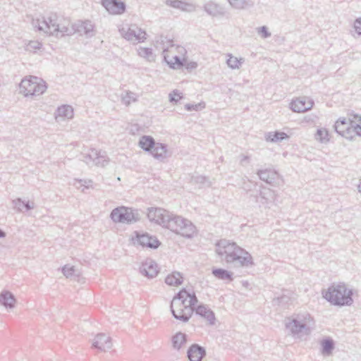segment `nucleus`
Returning <instances> with one entry per match:
<instances>
[{"label":"nucleus","mask_w":361,"mask_h":361,"mask_svg":"<svg viewBox=\"0 0 361 361\" xmlns=\"http://www.w3.org/2000/svg\"><path fill=\"white\" fill-rule=\"evenodd\" d=\"M147 217L171 231L186 238H191L196 232L194 224L188 219L176 216L161 208H148Z\"/></svg>","instance_id":"nucleus-1"},{"label":"nucleus","mask_w":361,"mask_h":361,"mask_svg":"<svg viewBox=\"0 0 361 361\" xmlns=\"http://www.w3.org/2000/svg\"><path fill=\"white\" fill-rule=\"evenodd\" d=\"M216 252L226 263L236 267H251L255 264L252 255L247 251L226 239L216 243Z\"/></svg>","instance_id":"nucleus-2"},{"label":"nucleus","mask_w":361,"mask_h":361,"mask_svg":"<svg viewBox=\"0 0 361 361\" xmlns=\"http://www.w3.org/2000/svg\"><path fill=\"white\" fill-rule=\"evenodd\" d=\"M313 324L312 317L306 312L294 314L285 320V326L289 334L297 338L310 334Z\"/></svg>","instance_id":"nucleus-3"},{"label":"nucleus","mask_w":361,"mask_h":361,"mask_svg":"<svg viewBox=\"0 0 361 361\" xmlns=\"http://www.w3.org/2000/svg\"><path fill=\"white\" fill-rule=\"evenodd\" d=\"M324 298L336 306H350L353 304V290L343 283H333L322 291Z\"/></svg>","instance_id":"nucleus-4"},{"label":"nucleus","mask_w":361,"mask_h":361,"mask_svg":"<svg viewBox=\"0 0 361 361\" xmlns=\"http://www.w3.org/2000/svg\"><path fill=\"white\" fill-rule=\"evenodd\" d=\"M47 88L45 82L36 76L23 78L19 85L20 93L25 97L41 95Z\"/></svg>","instance_id":"nucleus-5"},{"label":"nucleus","mask_w":361,"mask_h":361,"mask_svg":"<svg viewBox=\"0 0 361 361\" xmlns=\"http://www.w3.org/2000/svg\"><path fill=\"white\" fill-rule=\"evenodd\" d=\"M111 220L115 223L131 224L140 219L137 210L126 207H118L114 209L110 214Z\"/></svg>","instance_id":"nucleus-6"},{"label":"nucleus","mask_w":361,"mask_h":361,"mask_svg":"<svg viewBox=\"0 0 361 361\" xmlns=\"http://www.w3.org/2000/svg\"><path fill=\"white\" fill-rule=\"evenodd\" d=\"M121 35L128 41L135 42H143L146 39V32L137 25L133 24L128 27L119 30Z\"/></svg>","instance_id":"nucleus-7"},{"label":"nucleus","mask_w":361,"mask_h":361,"mask_svg":"<svg viewBox=\"0 0 361 361\" xmlns=\"http://www.w3.org/2000/svg\"><path fill=\"white\" fill-rule=\"evenodd\" d=\"M353 120L339 118L335 123V131L347 140H352V126Z\"/></svg>","instance_id":"nucleus-8"},{"label":"nucleus","mask_w":361,"mask_h":361,"mask_svg":"<svg viewBox=\"0 0 361 361\" xmlns=\"http://www.w3.org/2000/svg\"><path fill=\"white\" fill-rule=\"evenodd\" d=\"M83 161L88 165L104 166L108 160L105 152H98L95 149H91L87 154L83 155Z\"/></svg>","instance_id":"nucleus-9"},{"label":"nucleus","mask_w":361,"mask_h":361,"mask_svg":"<svg viewBox=\"0 0 361 361\" xmlns=\"http://www.w3.org/2000/svg\"><path fill=\"white\" fill-rule=\"evenodd\" d=\"M135 233V240L134 243H137L142 247L157 249L161 244L159 240L155 236L150 235L147 233H140L136 231Z\"/></svg>","instance_id":"nucleus-10"},{"label":"nucleus","mask_w":361,"mask_h":361,"mask_svg":"<svg viewBox=\"0 0 361 361\" xmlns=\"http://www.w3.org/2000/svg\"><path fill=\"white\" fill-rule=\"evenodd\" d=\"M102 6L113 15H121L125 13L126 5L120 0H102Z\"/></svg>","instance_id":"nucleus-11"},{"label":"nucleus","mask_w":361,"mask_h":361,"mask_svg":"<svg viewBox=\"0 0 361 361\" xmlns=\"http://www.w3.org/2000/svg\"><path fill=\"white\" fill-rule=\"evenodd\" d=\"M257 174L258 175L260 180L266 182L269 185L276 186L279 184L280 176L277 171L274 169H260L257 171Z\"/></svg>","instance_id":"nucleus-12"},{"label":"nucleus","mask_w":361,"mask_h":361,"mask_svg":"<svg viewBox=\"0 0 361 361\" xmlns=\"http://www.w3.org/2000/svg\"><path fill=\"white\" fill-rule=\"evenodd\" d=\"M92 346L100 351L105 352L112 347L111 338L105 334H97L92 341Z\"/></svg>","instance_id":"nucleus-13"},{"label":"nucleus","mask_w":361,"mask_h":361,"mask_svg":"<svg viewBox=\"0 0 361 361\" xmlns=\"http://www.w3.org/2000/svg\"><path fill=\"white\" fill-rule=\"evenodd\" d=\"M74 34L79 33L80 35H85L91 37L94 35V25L90 20H78L73 24Z\"/></svg>","instance_id":"nucleus-14"},{"label":"nucleus","mask_w":361,"mask_h":361,"mask_svg":"<svg viewBox=\"0 0 361 361\" xmlns=\"http://www.w3.org/2000/svg\"><path fill=\"white\" fill-rule=\"evenodd\" d=\"M56 28H54V35L57 37H61L63 36H70L74 34L73 24L70 25V22L65 19H58V24Z\"/></svg>","instance_id":"nucleus-15"},{"label":"nucleus","mask_w":361,"mask_h":361,"mask_svg":"<svg viewBox=\"0 0 361 361\" xmlns=\"http://www.w3.org/2000/svg\"><path fill=\"white\" fill-rule=\"evenodd\" d=\"M314 102L312 100L306 98L301 97L293 100L290 103V109L294 112H305L312 108Z\"/></svg>","instance_id":"nucleus-16"},{"label":"nucleus","mask_w":361,"mask_h":361,"mask_svg":"<svg viewBox=\"0 0 361 361\" xmlns=\"http://www.w3.org/2000/svg\"><path fill=\"white\" fill-rule=\"evenodd\" d=\"M203 9L212 17L221 18L226 14L225 8L222 5L212 1L206 3Z\"/></svg>","instance_id":"nucleus-17"},{"label":"nucleus","mask_w":361,"mask_h":361,"mask_svg":"<svg viewBox=\"0 0 361 361\" xmlns=\"http://www.w3.org/2000/svg\"><path fill=\"white\" fill-rule=\"evenodd\" d=\"M140 272L143 276L152 279L159 273L158 266L152 259H147L142 264L140 267Z\"/></svg>","instance_id":"nucleus-18"},{"label":"nucleus","mask_w":361,"mask_h":361,"mask_svg":"<svg viewBox=\"0 0 361 361\" xmlns=\"http://www.w3.org/2000/svg\"><path fill=\"white\" fill-rule=\"evenodd\" d=\"M206 355V350L198 344H192L187 351V356L190 361H202Z\"/></svg>","instance_id":"nucleus-19"},{"label":"nucleus","mask_w":361,"mask_h":361,"mask_svg":"<svg viewBox=\"0 0 361 361\" xmlns=\"http://www.w3.org/2000/svg\"><path fill=\"white\" fill-rule=\"evenodd\" d=\"M188 298V295L187 294V290L185 288H183L173 298L170 305L171 310L174 308H178V307H179L180 309H183L184 307H187Z\"/></svg>","instance_id":"nucleus-20"},{"label":"nucleus","mask_w":361,"mask_h":361,"mask_svg":"<svg viewBox=\"0 0 361 361\" xmlns=\"http://www.w3.org/2000/svg\"><path fill=\"white\" fill-rule=\"evenodd\" d=\"M171 152L168 149L166 144L157 142L151 155L156 159L164 161L166 158L171 156Z\"/></svg>","instance_id":"nucleus-21"},{"label":"nucleus","mask_w":361,"mask_h":361,"mask_svg":"<svg viewBox=\"0 0 361 361\" xmlns=\"http://www.w3.org/2000/svg\"><path fill=\"white\" fill-rule=\"evenodd\" d=\"M59 17L56 13L50 14L47 18H42V24L44 25V32L54 35V28H56Z\"/></svg>","instance_id":"nucleus-22"},{"label":"nucleus","mask_w":361,"mask_h":361,"mask_svg":"<svg viewBox=\"0 0 361 361\" xmlns=\"http://www.w3.org/2000/svg\"><path fill=\"white\" fill-rule=\"evenodd\" d=\"M194 312H195L197 314L205 319L210 325L214 324L216 320L215 314L207 305L203 304L198 305Z\"/></svg>","instance_id":"nucleus-23"},{"label":"nucleus","mask_w":361,"mask_h":361,"mask_svg":"<svg viewBox=\"0 0 361 361\" xmlns=\"http://www.w3.org/2000/svg\"><path fill=\"white\" fill-rule=\"evenodd\" d=\"M171 312L175 319L185 323L188 322L192 317L194 310L189 307H184L183 309H180L179 307H178V308H174L171 310Z\"/></svg>","instance_id":"nucleus-24"},{"label":"nucleus","mask_w":361,"mask_h":361,"mask_svg":"<svg viewBox=\"0 0 361 361\" xmlns=\"http://www.w3.org/2000/svg\"><path fill=\"white\" fill-rule=\"evenodd\" d=\"M16 299L14 295L8 290H3L0 293V305L8 310H12L15 307Z\"/></svg>","instance_id":"nucleus-25"},{"label":"nucleus","mask_w":361,"mask_h":361,"mask_svg":"<svg viewBox=\"0 0 361 361\" xmlns=\"http://www.w3.org/2000/svg\"><path fill=\"white\" fill-rule=\"evenodd\" d=\"M156 143L152 136L143 135L140 137L138 145L144 151L149 152L151 154Z\"/></svg>","instance_id":"nucleus-26"},{"label":"nucleus","mask_w":361,"mask_h":361,"mask_svg":"<svg viewBox=\"0 0 361 361\" xmlns=\"http://www.w3.org/2000/svg\"><path fill=\"white\" fill-rule=\"evenodd\" d=\"M275 192L268 188L262 187L259 191L260 202L263 204H268L275 200Z\"/></svg>","instance_id":"nucleus-27"},{"label":"nucleus","mask_w":361,"mask_h":361,"mask_svg":"<svg viewBox=\"0 0 361 361\" xmlns=\"http://www.w3.org/2000/svg\"><path fill=\"white\" fill-rule=\"evenodd\" d=\"M188 336L182 332H178L171 338L172 346L174 349L179 350L187 342Z\"/></svg>","instance_id":"nucleus-28"},{"label":"nucleus","mask_w":361,"mask_h":361,"mask_svg":"<svg viewBox=\"0 0 361 361\" xmlns=\"http://www.w3.org/2000/svg\"><path fill=\"white\" fill-rule=\"evenodd\" d=\"M14 208L18 212L29 211L34 208V202L24 201L21 198H17L13 201Z\"/></svg>","instance_id":"nucleus-29"},{"label":"nucleus","mask_w":361,"mask_h":361,"mask_svg":"<svg viewBox=\"0 0 361 361\" xmlns=\"http://www.w3.org/2000/svg\"><path fill=\"white\" fill-rule=\"evenodd\" d=\"M212 274L220 280H227L228 281L233 280V273L224 269L214 268L212 269Z\"/></svg>","instance_id":"nucleus-30"},{"label":"nucleus","mask_w":361,"mask_h":361,"mask_svg":"<svg viewBox=\"0 0 361 361\" xmlns=\"http://www.w3.org/2000/svg\"><path fill=\"white\" fill-rule=\"evenodd\" d=\"M322 353L324 355L329 356L331 355L335 348V344L332 338H326L321 342Z\"/></svg>","instance_id":"nucleus-31"},{"label":"nucleus","mask_w":361,"mask_h":361,"mask_svg":"<svg viewBox=\"0 0 361 361\" xmlns=\"http://www.w3.org/2000/svg\"><path fill=\"white\" fill-rule=\"evenodd\" d=\"M56 113V117L68 119L73 117V109L70 105H62L58 107Z\"/></svg>","instance_id":"nucleus-32"},{"label":"nucleus","mask_w":361,"mask_h":361,"mask_svg":"<svg viewBox=\"0 0 361 361\" xmlns=\"http://www.w3.org/2000/svg\"><path fill=\"white\" fill-rule=\"evenodd\" d=\"M165 282L169 286H176L182 283L183 276L180 272L173 271L171 274H169L166 276Z\"/></svg>","instance_id":"nucleus-33"},{"label":"nucleus","mask_w":361,"mask_h":361,"mask_svg":"<svg viewBox=\"0 0 361 361\" xmlns=\"http://www.w3.org/2000/svg\"><path fill=\"white\" fill-rule=\"evenodd\" d=\"M228 1L233 8L238 10L254 6V2L252 0H228Z\"/></svg>","instance_id":"nucleus-34"},{"label":"nucleus","mask_w":361,"mask_h":361,"mask_svg":"<svg viewBox=\"0 0 361 361\" xmlns=\"http://www.w3.org/2000/svg\"><path fill=\"white\" fill-rule=\"evenodd\" d=\"M165 4L167 6L173 7L174 8H178L181 11H188V7L192 6L191 4H189L186 2L183 1L182 0H166Z\"/></svg>","instance_id":"nucleus-35"},{"label":"nucleus","mask_w":361,"mask_h":361,"mask_svg":"<svg viewBox=\"0 0 361 361\" xmlns=\"http://www.w3.org/2000/svg\"><path fill=\"white\" fill-rule=\"evenodd\" d=\"M288 138V135L284 132L275 131L273 133H269L267 137V140L276 142L282 141Z\"/></svg>","instance_id":"nucleus-36"},{"label":"nucleus","mask_w":361,"mask_h":361,"mask_svg":"<svg viewBox=\"0 0 361 361\" xmlns=\"http://www.w3.org/2000/svg\"><path fill=\"white\" fill-rule=\"evenodd\" d=\"M354 118L352 126V140L355 136L361 137V116L355 115Z\"/></svg>","instance_id":"nucleus-37"},{"label":"nucleus","mask_w":361,"mask_h":361,"mask_svg":"<svg viewBox=\"0 0 361 361\" xmlns=\"http://www.w3.org/2000/svg\"><path fill=\"white\" fill-rule=\"evenodd\" d=\"M228 59L226 61L228 66L232 69H238L240 65L243 63V59H238L233 56L231 54H228Z\"/></svg>","instance_id":"nucleus-38"},{"label":"nucleus","mask_w":361,"mask_h":361,"mask_svg":"<svg viewBox=\"0 0 361 361\" xmlns=\"http://www.w3.org/2000/svg\"><path fill=\"white\" fill-rule=\"evenodd\" d=\"M138 54L141 57L146 59L147 61H151L154 60V55L151 48L140 47L138 49Z\"/></svg>","instance_id":"nucleus-39"},{"label":"nucleus","mask_w":361,"mask_h":361,"mask_svg":"<svg viewBox=\"0 0 361 361\" xmlns=\"http://www.w3.org/2000/svg\"><path fill=\"white\" fill-rule=\"evenodd\" d=\"M187 294L188 295V298L187 299V307H189L195 310V309L196 308L195 305L198 302L197 298L194 292L191 293L187 290Z\"/></svg>","instance_id":"nucleus-40"},{"label":"nucleus","mask_w":361,"mask_h":361,"mask_svg":"<svg viewBox=\"0 0 361 361\" xmlns=\"http://www.w3.org/2000/svg\"><path fill=\"white\" fill-rule=\"evenodd\" d=\"M157 43L160 42L163 44L161 49H163V52H166L169 47H173V41L171 39H168L166 37L160 36L159 39L157 41Z\"/></svg>","instance_id":"nucleus-41"},{"label":"nucleus","mask_w":361,"mask_h":361,"mask_svg":"<svg viewBox=\"0 0 361 361\" xmlns=\"http://www.w3.org/2000/svg\"><path fill=\"white\" fill-rule=\"evenodd\" d=\"M92 181L91 180H75V183L74 185L78 188H80L83 187L82 189V191L84 192L85 189H88L90 187H92Z\"/></svg>","instance_id":"nucleus-42"},{"label":"nucleus","mask_w":361,"mask_h":361,"mask_svg":"<svg viewBox=\"0 0 361 361\" xmlns=\"http://www.w3.org/2000/svg\"><path fill=\"white\" fill-rule=\"evenodd\" d=\"M62 272L66 278L76 275V270L73 266L65 265L62 268Z\"/></svg>","instance_id":"nucleus-43"},{"label":"nucleus","mask_w":361,"mask_h":361,"mask_svg":"<svg viewBox=\"0 0 361 361\" xmlns=\"http://www.w3.org/2000/svg\"><path fill=\"white\" fill-rule=\"evenodd\" d=\"M204 107H205L204 102H200V103L195 104H187L185 106V109L189 111H197L202 110Z\"/></svg>","instance_id":"nucleus-44"},{"label":"nucleus","mask_w":361,"mask_h":361,"mask_svg":"<svg viewBox=\"0 0 361 361\" xmlns=\"http://www.w3.org/2000/svg\"><path fill=\"white\" fill-rule=\"evenodd\" d=\"M182 98V93L179 92L178 90H173L171 93L169 94V101L171 102H174L176 104Z\"/></svg>","instance_id":"nucleus-45"},{"label":"nucleus","mask_w":361,"mask_h":361,"mask_svg":"<svg viewBox=\"0 0 361 361\" xmlns=\"http://www.w3.org/2000/svg\"><path fill=\"white\" fill-rule=\"evenodd\" d=\"M164 57L165 61H166V62L170 65V67H171V68H176V66H177L178 67H181V66H183V61H182V60H181V59H180L179 56H175L173 57V59H174V61H175V62H174V63H170V62L167 61V60H166V56H165V55L164 56Z\"/></svg>","instance_id":"nucleus-46"},{"label":"nucleus","mask_w":361,"mask_h":361,"mask_svg":"<svg viewBox=\"0 0 361 361\" xmlns=\"http://www.w3.org/2000/svg\"><path fill=\"white\" fill-rule=\"evenodd\" d=\"M192 182L194 183L200 184V185H204L207 183V178L202 176H196L192 177Z\"/></svg>","instance_id":"nucleus-47"},{"label":"nucleus","mask_w":361,"mask_h":361,"mask_svg":"<svg viewBox=\"0 0 361 361\" xmlns=\"http://www.w3.org/2000/svg\"><path fill=\"white\" fill-rule=\"evenodd\" d=\"M258 33L261 35L263 38H267L271 36V33L269 32L266 26H262L258 29Z\"/></svg>","instance_id":"nucleus-48"},{"label":"nucleus","mask_w":361,"mask_h":361,"mask_svg":"<svg viewBox=\"0 0 361 361\" xmlns=\"http://www.w3.org/2000/svg\"><path fill=\"white\" fill-rule=\"evenodd\" d=\"M327 135L328 131L326 129H318L317 131V136L319 137L321 141L325 140Z\"/></svg>","instance_id":"nucleus-49"},{"label":"nucleus","mask_w":361,"mask_h":361,"mask_svg":"<svg viewBox=\"0 0 361 361\" xmlns=\"http://www.w3.org/2000/svg\"><path fill=\"white\" fill-rule=\"evenodd\" d=\"M354 29L358 35L361 36V18H357L354 22Z\"/></svg>","instance_id":"nucleus-50"},{"label":"nucleus","mask_w":361,"mask_h":361,"mask_svg":"<svg viewBox=\"0 0 361 361\" xmlns=\"http://www.w3.org/2000/svg\"><path fill=\"white\" fill-rule=\"evenodd\" d=\"M32 25L34 27H37L38 30L44 32V25L42 24V20L39 19H33Z\"/></svg>","instance_id":"nucleus-51"},{"label":"nucleus","mask_w":361,"mask_h":361,"mask_svg":"<svg viewBox=\"0 0 361 361\" xmlns=\"http://www.w3.org/2000/svg\"><path fill=\"white\" fill-rule=\"evenodd\" d=\"M30 47L34 49H39L42 44L37 41L30 42L29 44Z\"/></svg>","instance_id":"nucleus-52"},{"label":"nucleus","mask_w":361,"mask_h":361,"mask_svg":"<svg viewBox=\"0 0 361 361\" xmlns=\"http://www.w3.org/2000/svg\"><path fill=\"white\" fill-rule=\"evenodd\" d=\"M131 94L133 93H127V94L123 97V101L126 104H129L130 99H132Z\"/></svg>","instance_id":"nucleus-53"},{"label":"nucleus","mask_w":361,"mask_h":361,"mask_svg":"<svg viewBox=\"0 0 361 361\" xmlns=\"http://www.w3.org/2000/svg\"><path fill=\"white\" fill-rule=\"evenodd\" d=\"M197 67V64L196 62H190L186 66L187 69H195Z\"/></svg>","instance_id":"nucleus-54"},{"label":"nucleus","mask_w":361,"mask_h":361,"mask_svg":"<svg viewBox=\"0 0 361 361\" xmlns=\"http://www.w3.org/2000/svg\"><path fill=\"white\" fill-rule=\"evenodd\" d=\"M288 300V298H286V296H281V297L277 298L278 302L279 304L283 303V302H286Z\"/></svg>","instance_id":"nucleus-55"},{"label":"nucleus","mask_w":361,"mask_h":361,"mask_svg":"<svg viewBox=\"0 0 361 361\" xmlns=\"http://www.w3.org/2000/svg\"><path fill=\"white\" fill-rule=\"evenodd\" d=\"M249 157L248 156H246V155H242L241 156V159H240V164H243V162L245 161H247L249 160Z\"/></svg>","instance_id":"nucleus-56"},{"label":"nucleus","mask_w":361,"mask_h":361,"mask_svg":"<svg viewBox=\"0 0 361 361\" xmlns=\"http://www.w3.org/2000/svg\"><path fill=\"white\" fill-rule=\"evenodd\" d=\"M6 236V232L0 228V238H4Z\"/></svg>","instance_id":"nucleus-57"},{"label":"nucleus","mask_w":361,"mask_h":361,"mask_svg":"<svg viewBox=\"0 0 361 361\" xmlns=\"http://www.w3.org/2000/svg\"><path fill=\"white\" fill-rule=\"evenodd\" d=\"M357 190L360 192H361V183L358 185Z\"/></svg>","instance_id":"nucleus-58"}]
</instances>
